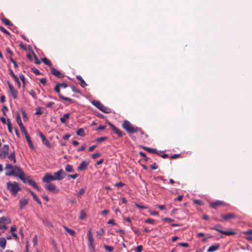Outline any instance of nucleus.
<instances>
[{"instance_id": "obj_1", "label": "nucleus", "mask_w": 252, "mask_h": 252, "mask_svg": "<svg viewBox=\"0 0 252 252\" xmlns=\"http://www.w3.org/2000/svg\"><path fill=\"white\" fill-rule=\"evenodd\" d=\"M5 169L6 170L11 169L10 171L6 172L5 174L6 176H10L14 175L19 178L23 183H26L28 182L29 185L32 186L33 188L36 189L37 190L39 191L40 190V189L37 186L36 183L31 179L30 176H26L24 172L20 167L6 164Z\"/></svg>"}, {"instance_id": "obj_2", "label": "nucleus", "mask_w": 252, "mask_h": 252, "mask_svg": "<svg viewBox=\"0 0 252 252\" xmlns=\"http://www.w3.org/2000/svg\"><path fill=\"white\" fill-rule=\"evenodd\" d=\"M122 127L129 134L136 132L137 127L133 126L128 121L125 120L122 125Z\"/></svg>"}, {"instance_id": "obj_3", "label": "nucleus", "mask_w": 252, "mask_h": 252, "mask_svg": "<svg viewBox=\"0 0 252 252\" xmlns=\"http://www.w3.org/2000/svg\"><path fill=\"white\" fill-rule=\"evenodd\" d=\"M223 227L220 224H217L214 225V227H211L210 229L215 230L222 234H224L227 236L234 235L236 234V232L231 229L228 231H223L222 229Z\"/></svg>"}, {"instance_id": "obj_4", "label": "nucleus", "mask_w": 252, "mask_h": 252, "mask_svg": "<svg viewBox=\"0 0 252 252\" xmlns=\"http://www.w3.org/2000/svg\"><path fill=\"white\" fill-rule=\"evenodd\" d=\"M7 187L9 190L14 195H15L19 190H21V188L19 186L18 183L14 182L11 183L8 182L7 183Z\"/></svg>"}, {"instance_id": "obj_5", "label": "nucleus", "mask_w": 252, "mask_h": 252, "mask_svg": "<svg viewBox=\"0 0 252 252\" xmlns=\"http://www.w3.org/2000/svg\"><path fill=\"white\" fill-rule=\"evenodd\" d=\"M92 104L99 110L105 113H110L111 112V109L110 108L104 106L98 100H93Z\"/></svg>"}, {"instance_id": "obj_6", "label": "nucleus", "mask_w": 252, "mask_h": 252, "mask_svg": "<svg viewBox=\"0 0 252 252\" xmlns=\"http://www.w3.org/2000/svg\"><path fill=\"white\" fill-rule=\"evenodd\" d=\"M91 230L92 229L90 228L87 234L88 240V246L90 252H95V249L94 244V241Z\"/></svg>"}, {"instance_id": "obj_7", "label": "nucleus", "mask_w": 252, "mask_h": 252, "mask_svg": "<svg viewBox=\"0 0 252 252\" xmlns=\"http://www.w3.org/2000/svg\"><path fill=\"white\" fill-rule=\"evenodd\" d=\"M54 90V91L58 94L59 97L61 99L67 101L69 102V103H73L74 102V101L72 99L69 97H65L61 94L60 86L58 83L55 86Z\"/></svg>"}, {"instance_id": "obj_8", "label": "nucleus", "mask_w": 252, "mask_h": 252, "mask_svg": "<svg viewBox=\"0 0 252 252\" xmlns=\"http://www.w3.org/2000/svg\"><path fill=\"white\" fill-rule=\"evenodd\" d=\"M9 147L8 145H4L0 149V158L3 159L5 158L9 153Z\"/></svg>"}, {"instance_id": "obj_9", "label": "nucleus", "mask_w": 252, "mask_h": 252, "mask_svg": "<svg viewBox=\"0 0 252 252\" xmlns=\"http://www.w3.org/2000/svg\"><path fill=\"white\" fill-rule=\"evenodd\" d=\"M65 173L64 172L63 169H61L58 171L55 172L54 176L55 180H61L65 177Z\"/></svg>"}, {"instance_id": "obj_10", "label": "nucleus", "mask_w": 252, "mask_h": 252, "mask_svg": "<svg viewBox=\"0 0 252 252\" xmlns=\"http://www.w3.org/2000/svg\"><path fill=\"white\" fill-rule=\"evenodd\" d=\"M45 188L49 191L54 193H57L59 190L57 189L56 186L53 184H48L45 185Z\"/></svg>"}, {"instance_id": "obj_11", "label": "nucleus", "mask_w": 252, "mask_h": 252, "mask_svg": "<svg viewBox=\"0 0 252 252\" xmlns=\"http://www.w3.org/2000/svg\"><path fill=\"white\" fill-rule=\"evenodd\" d=\"M108 124L110 126V127L112 128V129L113 130L114 132L117 134L119 137H122L123 136L124 133L122 131H121L120 129L117 128L112 123L108 122Z\"/></svg>"}, {"instance_id": "obj_12", "label": "nucleus", "mask_w": 252, "mask_h": 252, "mask_svg": "<svg viewBox=\"0 0 252 252\" xmlns=\"http://www.w3.org/2000/svg\"><path fill=\"white\" fill-rule=\"evenodd\" d=\"M50 70L51 73L58 78H63L64 77V75L63 73H62L59 70L54 67H51Z\"/></svg>"}, {"instance_id": "obj_13", "label": "nucleus", "mask_w": 252, "mask_h": 252, "mask_svg": "<svg viewBox=\"0 0 252 252\" xmlns=\"http://www.w3.org/2000/svg\"><path fill=\"white\" fill-rule=\"evenodd\" d=\"M89 163V160H83L78 167L77 170L79 171L85 170L87 169Z\"/></svg>"}, {"instance_id": "obj_14", "label": "nucleus", "mask_w": 252, "mask_h": 252, "mask_svg": "<svg viewBox=\"0 0 252 252\" xmlns=\"http://www.w3.org/2000/svg\"><path fill=\"white\" fill-rule=\"evenodd\" d=\"M54 180H55L54 176L50 173L46 174L44 177L42 178V181L44 183H49L51 181Z\"/></svg>"}, {"instance_id": "obj_15", "label": "nucleus", "mask_w": 252, "mask_h": 252, "mask_svg": "<svg viewBox=\"0 0 252 252\" xmlns=\"http://www.w3.org/2000/svg\"><path fill=\"white\" fill-rule=\"evenodd\" d=\"M9 220L4 217L0 218V229H6L7 227L6 226V223L9 222Z\"/></svg>"}, {"instance_id": "obj_16", "label": "nucleus", "mask_w": 252, "mask_h": 252, "mask_svg": "<svg viewBox=\"0 0 252 252\" xmlns=\"http://www.w3.org/2000/svg\"><path fill=\"white\" fill-rule=\"evenodd\" d=\"M10 92L14 99H16L17 98V91L14 88V87L9 83V82H7Z\"/></svg>"}, {"instance_id": "obj_17", "label": "nucleus", "mask_w": 252, "mask_h": 252, "mask_svg": "<svg viewBox=\"0 0 252 252\" xmlns=\"http://www.w3.org/2000/svg\"><path fill=\"white\" fill-rule=\"evenodd\" d=\"M220 217L225 220H229L234 219L236 215L233 213H228L226 214L221 215Z\"/></svg>"}, {"instance_id": "obj_18", "label": "nucleus", "mask_w": 252, "mask_h": 252, "mask_svg": "<svg viewBox=\"0 0 252 252\" xmlns=\"http://www.w3.org/2000/svg\"><path fill=\"white\" fill-rule=\"evenodd\" d=\"M39 135L42 139V143L48 148H50L51 144L43 134L41 132L39 131Z\"/></svg>"}, {"instance_id": "obj_19", "label": "nucleus", "mask_w": 252, "mask_h": 252, "mask_svg": "<svg viewBox=\"0 0 252 252\" xmlns=\"http://www.w3.org/2000/svg\"><path fill=\"white\" fill-rule=\"evenodd\" d=\"M224 203L223 201L217 200L214 202H212L210 204L211 207L214 209H217L218 207L222 206Z\"/></svg>"}, {"instance_id": "obj_20", "label": "nucleus", "mask_w": 252, "mask_h": 252, "mask_svg": "<svg viewBox=\"0 0 252 252\" xmlns=\"http://www.w3.org/2000/svg\"><path fill=\"white\" fill-rule=\"evenodd\" d=\"M20 209L23 210L28 203V199L25 198H22L19 201Z\"/></svg>"}, {"instance_id": "obj_21", "label": "nucleus", "mask_w": 252, "mask_h": 252, "mask_svg": "<svg viewBox=\"0 0 252 252\" xmlns=\"http://www.w3.org/2000/svg\"><path fill=\"white\" fill-rule=\"evenodd\" d=\"M220 247L219 244H217L211 246L207 250V252H214L218 250Z\"/></svg>"}, {"instance_id": "obj_22", "label": "nucleus", "mask_w": 252, "mask_h": 252, "mask_svg": "<svg viewBox=\"0 0 252 252\" xmlns=\"http://www.w3.org/2000/svg\"><path fill=\"white\" fill-rule=\"evenodd\" d=\"M28 190L29 191V192L32 194V195L33 197V198L34 199L35 201H36V202L39 205H41V202L40 200V199L38 198V197L36 196V195L30 189H28Z\"/></svg>"}, {"instance_id": "obj_23", "label": "nucleus", "mask_w": 252, "mask_h": 252, "mask_svg": "<svg viewBox=\"0 0 252 252\" xmlns=\"http://www.w3.org/2000/svg\"><path fill=\"white\" fill-rule=\"evenodd\" d=\"M41 220L42 222L48 227H52L53 225L50 221L46 218H41Z\"/></svg>"}, {"instance_id": "obj_24", "label": "nucleus", "mask_w": 252, "mask_h": 252, "mask_svg": "<svg viewBox=\"0 0 252 252\" xmlns=\"http://www.w3.org/2000/svg\"><path fill=\"white\" fill-rule=\"evenodd\" d=\"M143 149L150 153L158 154V151L156 149L151 148L147 147H143Z\"/></svg>"}, {"instance_id": "obj_25", "label": "nucleus", "mask_w": 252, "mask_h": 252, "mask_svg": "<svg viewBox=\"0 0 252 252\" xmlns=\"http://www.w3.org/2000/svg\"><path fill=\"white\" fill-rule=\"evenodd\" d=\"M70 114L69 113H66L63 115L62 117L60 118V121L62 124H65L66 122V120L68 119L69 118V116Z\"/></svg>"}, {"instance_id": "obj_26", "label": "nucleus", "mask_w": 252, "mask_h": 252, "mask_svg": "<svg viewBox=\"0 0 252 252\" xmlns=\"http://www.w3.org/2000/svg\"><path fill=\"white\" fill-rule=\"evenodd\" d=\"M76 78L78 81H80V85L82 88L85 87L87 84L86 83L85 81L83 79L82 77L80 75H77L76 76Z\"/></svg>"}, {"instance_id": "obj_27", "label": "nucleus", "mask_w": 252, "mask_h": 252, "mask_svg": "<svg viewBox=\"0 0 252 252\" xmlns=\"http://www.w3.org/2000/svg\"><path fill=\"white\" fill-rule=\"evenodd\" d=\"M41 60L45 64H46L47 65L49 66L50 67V69L51 68V67H53L52 63L47 58H41Z\"/></svg>"}, {"instance_id": "obj_28", "label": "nucleus", "mask_w": 252, "mask_h": 252, "mask_svg": "<svg viewBox=\"0 0 252 252\" xmlns=\"http://www.w3.org/2000/svg\"><path fill=\"white\" fill-rule=\"evenodd\" d=\"M6 244V241L4 237H0V247L4 249L5 248V246Z\"/></svg>"}, {"instance_id": "obj_29", "label": "nucleus", "mask_w": 252, "mask_h": 252, "mask_svg": "<svg viewBox=\"0 0 252 252\" xmlns=\"http://www.w3.org/2000/svg\"><path fill=\"white\" fill-rule=\"evenodd\" d=\"M26 137V139L27 141V142L28 143V145L29 146V147L32 149H33L34 148V146L32 144V142L31 139V138H30V136L29 135H26V136H25Z\"/></svg>"}, {"instance_id": "obj_30", "label": "nucleus", "mask_w": 252, "mask_h": 252, "mask_svg": "<svg viewBox=\"0 0 252 252\" xmlns=\"http://www.w3.org/2000/svg\"><path fill=\"white\" fill-rule=\"evenodd\" d=\"M8 158L10 160H12L14 163H16V159L15 158V151H13L10 155L8 157Z\"/></svg>"}, {"instance_id": "obj_31", "label": "nucleus", "mask_w": 252, "mask_h": 252, "mask_svg": "<svg viewBox=\"0 0 252 252\" xmlns=\"http://www.w3.org/2000/svg\"><path fill=\"white\" fill-rule=\"evenodd\" d=\"M1 21L3 24H4L6 25L9 26L13 25V24L8 19L6 18H4L1 19Z\"/></svg>"}, {"instance_id": "obj_32", "label": "nucleus", "mask_w": 252, "mask_h": 252, "mask_svg": "<svg viewBox=\"0 0 252 252\" xmlns=\"http://www.w3.org/2000/svg\"><path fill=\"white\" fill-rule=\"evenodd\" d=\"M77 135L81 136H84L85 133L83 128H80L76 131Z\"/></svg>"}, {"instance_id": "obj_33", "label": "nucleus", "mask_w": 252, "mask_h": 252, "mask_svg": "<svg viewBox=\"0 0 252 252\" xmlns=\"http://www.w3.org/2000/svg\"><path fill=\"white\" fill-rule=\"evenodd\" d=\"M64 229L69 234H70L72 236H74L75 234V232L73 229H71L68 228V227L66 226H63Z\"/></svg>"}, {"instance_id": "obj_34", "label": "nucleus", "mask_w": 252, "mask_h": 252, "mask_svg": "<svg viewBox=\"0 0 252 252\" xmlns=\"http://www.w3.org/2000/svg\"><path fill=\"white\" fill-rule=\"evenodd\" d=\"M16 122L18 123V125L19 126V127H22V126H23L22 124L21 117L19 115V114H17L16 115Z\"/></svg>"}, {"instance_id": "obj_35", "label": "nucleus", "mask_w": 252, "mask_h": 252, "mask_svg": "<svg viewBox=\"0 0 252 252\" xmlns=\"http://www.w3.org/2000/svg\"><path fill=\"white\" fill-rule=\"evenodd\" d=\"M65 169L66 171L67 172H71L73 171L72 166L70 164L66 165Z\"/></svg>"}, {"instance_id": "obj_36", "label": "nucleus", "mask_w": 252, "mask_h": 252, "mask_svg": "<svg viewBox=\"0 0 252 252\" xmlns=\"http://www.w3.org/2000/svg\"><path fill=\"white\" fill-rule=\"evenodd\" d=\"M104 247L105 250L109 252H112L114 250V248L110 246L104 245Z\"/></svg>"}, {"instance_id": "obj_37", "label": "nucleus", "mask_w": 252, "mask_h": 252, "mask_svg": "<svg viewBox=\"0 0 252 252\" xmlns=\"http://www.w3.org/2000/svg\"><path fill=\"white\" fill-rule=\"evenodd\" d=\"M87 217L86 214L84 210H81L80 212V219L82 220L85 219Z\"/></svg>"}, {"instance_id": "obj_38", "label": "nucleus", "mask_w": 252, "mask_h": 252, "mask_svg": "<svg viewBox=\"0 0 252 252\" xmlns=\"http://www.w3.org/2000/svg\"><path fill=\"white\" fill-rule=\"evenodd\" d=\"M42 109V108L41 107H38L37 108L34 114L36 115H41L43 113V112L41 111Z\"/></svg>"}, {"instance_id": "obj_39", "label": "nucleus", "mask_w": 252, "mask_h": 252, "mask_svg": "<svg viewBox=\"0 0 252 252\" xmlns=\"http://www.w3.org/2000/svg\"><path fill=\"white\" fill-rule=\"evenodd\" d=\"M7 127L9 132L12 133V125L9 119H7Z\"/></svg>"}, {"instance_id": "obj_40", "label": "nucleus", "mask_w": 252, "mask_h": 252, "mask_svg": "<svg viewBox=\"0 0 252 252\" xmlns=\"http://www.w3.org/2000/svg\"><path fill=\"white\" fill-rule=\"evenodd\" d=\"M193 202L194 204L201 206L204 204L203 202L201 200H193Z\"/></svg>"}, {"instance_id": "obj_41", "label": "nucleus", "mask_w": 252, "mask_h": 252, "mask_svg": "<svg viewBox=\"0 0 252 252\" xmlns=\"http://www.w3.org/2000/svg\"><path fill=\"white\" fill-rule=\"evenodd\" d=\"M20 128L21 132L25 135V136H26V135H29V134L28 133V132L26 129V128L25 127V126H22V127H20Z\"/></svg>"}, {"instance_id": "obj_42", "label": "nucleus", "mask_w": 252, "mask_h": 252, "mask_svg": "<svg viewBox=\"0 0 252 252\" xmlns=\"http://www.w3.org/2000/svg\"><path fill=\"white\" fill-rule=\"evenodd\" d=\"M21 112L24 120L26 121L28 119V116L26 111L24 110H22Z\"/></svg>"}, {"instance_id": "obj_43", "label": "nucleus", "mask_w": 252, "mask_h": 252, "mask_svg": "<svg viewBox=\"0 0 252 252\" xmlns=\"http://www.w3.org/2000/svg\"><path fill=\"white\" fill-rule=\"evenodd\" d=\"M0 30L8 35H10V33L9 32L5 30L2 26H0Z\"/></svg>"}, {"instance_id": "obj_44", "label": "nucleus", "mask_w": 252, "mask_h": 252, "mask_svg": "<svg viewBox=\"0 0 252 252\" xmlns=\"http://www.w3.org/2000/svg\"><path fill=\"white\" fill-rule=\"evenodd\" d=\"M32 72H33L36 75H40V74H41V73L40 72V71L37 69H36L35 67H32Z\"/></svg>"}, {"instance_id": "obj_45", "label": "nucleus", "mask_w": 252, "mask_h": 252, "mask_svg": "<svg viewBox=\"0 0 252 252\" xmlns=\"http://www.w3.org/2000/svg\"><path fill=\"white\" fill-rule=\"evenodd\" d=\"M101 154L98 152H95L92 155V158L94 159H95L98 157L100 156Z\"/></svg>"}, {"instance_id": "obj_46", "label": "nucleus", "mask_w": 252, "mask_h": 252, "mask_svg": "<svg viewBox=\"0 0 252 252\" xmlns=\"http://www.w3.org/2000/svg\"><path fill=\"white\" fill-rule=\"evenodd\" d=\"M33 56L34 57V60H35L34 63L37 64H40L41 63L40 61L38 59L37 57L34 53H33Z\"/></svg>"}, {"instance_id": "obj_47", "label": "nucleus", "mask_w": 252, "mask_h": 252, "mask_svg": "<svg viewBox=\"0 0 252 252\" xmlns=\"http://www.w3.org/2000/svg\"><path fill=\"white\" fill-rule=\"evenodd\" d=\"M9 60L10 62L13 63L15 68H17L18 67V65L17 64V63L14 60V59L12 57H10Z\"/></svg>"}, {"instance_id": "obj_48", "label": "nucleus", "mask_w": 252, "mask_h": 252, "mask_svg": "<svg viewBox=\"0 0 252 252\" xmlns=\"http://www.w3.org/2000/svg\"><path fill=\"white\" fill-rule=\"evenodd\" d=\"M107 139V137H101L96 139V141L97 142H100L103 141Z\"/></svg>"}, {"instance_id": "obj_49", "label": "nucleus", "mask_w": 252, "mask_h": 252, "mask_svg": "<svg viewBox=\"0 0 252 252\" xmlns=\"http://www.w3.org/2000/svg\"><path fill=\"white\" fill-rule=\"evenodd\" d=\"M84 193H85V189H83V188H81L79 190V192L78 193L77 196L78 197H80V196L83 195Z\"/></svg>"}, {"instance_id": "obj_50", "label": "nucleus", "mask_w": 252, "mask_h": 252, "mask_svg": "<svg viewBox=\"0 0 252 252\" xmlns=\"http://www.w3.org/2000/svg\"><path fill=\"white\" fill-rule=\"evenodd\" d=\"M139 155L141 157H143L146 161H148V160L149 159V158L146 157V154L145 153H143L142 152H140Z\"/></svg>"}, {"instance_id": "obj_51", "label": "nucleus", "mask_w": 252, "mask_h": 252, "mask_svg": "<svg viewBox=\"0 0 252 252\" xmlns=\"http://www.w3.org/2000/svg\"><path fill=\"white\" fill-rule=\"evenodd\" d=\"M145 222L146 223L153 224L154 222H155V220L152 219L148 218L145 220Z\"/></svg>"}, {"instance_id": "obj_52", "label": "nucleus", "mask_w": 252, "mask_h": 252, "mask_svg": "<svg viewBox=\"0 0 252 252\" xmlns=\"http://www.w3.org/2000/svg\"><path fill=\"white\" fill-rule=\"evenodd\" d=\"M143 247L142 245L138 246L135 249L136 252H141L142 251Z\"/></svg>"}, {"instance_id": "obj_53", "label": "nucleus", "mask_w": 252, "mask_h": 252, "mask_svg": "<svg viewBox=\"0 0 252 252\" xmlns=\"http://www.w3.org/2000/svg\"><path fill=\"white\" fill-rule=\"evenodd\" d=\"M96 234L97 235H99L100 237H101L102 235L104 234V229L103 228H101L100 231H97L96 232Z\"/></svg>"}, {"instance_id": "obj_54", "label": "nucleus", "mask_w": 252, "mask_h": 252, "mask_svg": "<svg viewBox=\"0 0 252 252\" xmlns=\"http://www.w3.org/2000/svg\"><path fill=\"white\" fill-rule=\"evenodd\" d=\"M40 83L43 85L44 86H45L46 85L47 80L45 78H42L40 80Z\"/></svg>"}, {"instance_id": "obj_55", "label": "nucleus", "mask_w": 252, "mask_h": 252, "mask_svg": "<svg viewBox=\"0 0 252 252\" xmlns=\"http://www.w3.org/2000/svg\"><path fill=\"white\" fill-rule=\"evenodd\" d=\"M115 186L117 187L121 188V187H123V186H124L125 184L122 182H119V183H116Z\"/></svg>"}, {"instance_id": "obj_56", "label": "nucleus", "mask_w": 252, "mask_h": 252, "mask_svg": "<svg viewBox=\"0 0 252 252\" xmlns=\"http://www.w3.org/2000/svg\"><path fill=\"white\" fill-rule=\"evenodd\" d=\"M71 89L73 92H75L76 93H80V91L74 86H71Z\"/></svg>"}, {"instance_id": "obj_57", "label": "nucleus", "mask_w": 252, "mask_h": 252, "mask_svg": "<svg viewBox=\"0 0 252 252\" xmlns=\"http://www.w3.org/2000/svg\"><path fill=\"white\" fill-rule=\"evenodd\" d=\"M60 87L65 88L68 86V85L66 83H58Z\"/></svg>"}, {"instance_id": "obj_58", "label": "nucleus", "mask_w": 252, "mask_h": 252, "mask_svg": "<svg viewBox=\"0 0 252 252\" xmlns=\"http://www.w3.org/2000/svg\"><path fill=\"white\" fill-rule=\"evenodd\" d=\"M164 221L167 222H172L174 221V220L169 218H164L162 219Z\"/></svg>"}, {"instance_id": "obj_59", "label": "nucleus", "mask_w": 252, "mask_h": 252, "mask_svg": "<svg viewBox=\"0 0 252 252\" xmlns=\"http://www.w3.org/2000/svg\"><path fill=\"white\" fill-rule=\"evenodd\" d=\"M78 176V174L77 173L73 174V175H70V174L68 175V177L71 178L73 179H75Z\"/></svg>"}, {"instance_id": "obj_60", "label": "nucleus", "mask_w": 252, "mask_h": 252, "mask_svg": "<svg viewBox=\"0 0 252 252\" xmlns=\"http://www.w3.org/2000/svg\"><path fill=\"white\" fill-rule=\"evenodd\" d=\"M86 148V146L85 145H83L80 148L77 149L78 152L84 151Z\"/></svg>"}, {"instance_id": "obj_61", "label": "nucleus", "mask_w": 252, "mask_h": 252, "mask_svg": "<svg viewBox=\"0 0 252 252\" xmlns=\"http://www.w3.org/2000/svg\"><path fill=\"white\" fill-rule=\"evenodd\" d=\"M139 132L141 135H143L144 134V131L141 128L137 127L136 132Z\"/></svg>"}, {"instance_id": "obj_62", "label": "nucleus", "mask_w": 252, "mask_h": 252, "mask_svg": "<svg viewBox=\"0 0 252 252\" xmlns=\"http://www.w3.org/2000/svg\"><path fill=\"white\" fill-rule=\"evenodd\" d=\"M106 126H103V125H100L97 128V130H104L105 129Z\"/></svg>"}, {"instance_id": "obj_63", "label": "nucleus", "mask_w": 252, "mask_h": 252, "mask_svg": "<svg viewBox=\"0 0 252 252\" xmlns=\"http://www.w3.org/2000/svg\"><path fill=\"white\" fill-rule=\"evenodd\" d=\"M29 94L32 96L33 98H35V94L33 90H31L29 92Z\"/></svg>"}, {"instance_id": "obj_64", "label": "nucleus", "mask_w": 252, "mask_h": 252, "mask_svg": "<svg viewBox=\"0 0 252 252\" xmlns=\"http://www.w3.org/2000/svg\"><path fill=\"white\" fill-rule=\"evenodd\" d=\"M244 234L250 235L252 234V229H249L243 232Z\"/></svg>"}]
</instances>
